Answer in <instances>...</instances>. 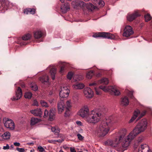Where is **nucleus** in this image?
<instances>
[{"instance_id":"42","label":"nucleus","mask_w":152,"mask_h":152,"mask_svg":"<svg viewBox=\"0 0 152 152\" xmlns=\"http://www.w3.org/2000/svg\"><path fill=\"white\" fill-rule=\"evenodd\" d=\"M72 73L71 72H70L68 73V74L67 76V78L69 80H70L72 79Z\"/></svg>"},{"instance_id":"14","label":"nucleus","mask_w":152,"mask_h":152,"mask_svg":"<svg viewBox=\"0 0 152 152\" xmlns=\"http://www.w3.org/2000/svg\"><path fill=\"white\" fill-rule=\"evenodd\" d=\"M83 92L85 96L87 98H91L93 96V91L89 88H85Z\"/></svg>"},{"instance_id":"12","label":"nucleus","mask_w":152,"mask_h":152,"mask_svg":"<svg viewBox=\"0 0 152 152\" xmlns=\"http://www.w3.org/2000/svg\"><path fill=\"white\" fill-rule=\"evenodd\" d=\"M4 126L7 128L13 130L15 128V124L11 119H8L4 123Z\"/></svg>"},{"instance_id":"20","label":"nucleus","mask_w":152,"mask_h":152,"mask_svg":"<svg viewBox=\"0 0 152 152\" xmlns=\"http://www.w3.org/2000/svg\"><path fill=\"white\" fill-rule=\"evenodd\" d=\"M129 104L128 98L126 96H124L121 98V104L122 106H126Z\"/></svg>"},{"instance_id":"7","label":"nucleus","mask_w":152,"mask_h":152,"mask_svg":"<svg viewBox=\"0 0 152 152\" xmlns=\"http://www.w3.org/2000/svg\"><path fill=\"white\" fill-rule=\"evenodd\" d=\"M72 5L73 7L77 9H82L83 10L85 8L86 3L81 0H77L75 1H73Z\"/></svg>"},{"instance_id":"41","label":"nucleus","mask_w":152,"mask_h":152,"mask_svg":"<svg viewBox=\"0 0 152 152\" xmlns=\"http://www.w3.org/2000/svg\"><path fill=\"white\" fill-rule=\"evenodd\" d=\"M52 131L54 132L55 133L57 134L59 132V130L58 129H56L55 127H53L51 128Z\"/></svg>"},{"instance_id":"39","label":"nucleus","mask_w":152,"mask_h":152,"mask_svg":"<svg viewBox=\"0 0 152 152\" xmlns=\"http://www.w3.org/2000/svg\"><path fill=\"white\" fill-rule=\"evenodd\" d=\"M66 106H65V109H66L67 108L68 109L71 106L70 102L69 101H67L66 102Z\"/></svg>"},{"instance_id":"53","label":"nucleus","mask_w":152,"mask_h":152,"mask_svg":"<svg viewBox=\"0 0 152 152\" xmlns=\"http://www.w3.org/2000/svg\"><path fill=\"white\" fill-rule=\"evenodd\" d=\"M10 148V146L8 144L6 145V146H4L3 149L4 150L9 149Z\"/></svg>"},{"instance_id":"30","label":"nucleus","mask_w":152,"mask_h":152,"mask_svg":"<svg viewBox=\"0 0 152 152\" xmlns=\"http://www.w3.org/2000/svg\"><path fill=\"white\" fill-rule=\"evenodd\" d=\"M10 133L8 132H5L3 134L1 135V137L4 139H9L10 137Z\"/></svg>"},{"instance_id":"27","label":"nucleus","mask_w":152,"mask_h":152,"mask_svg":"<svg viewBox=\"0 0 152 152\" xmlns=\"http://www.w3.org/2000/svg\"><path fill=\"white\" fill-rule=\"evenodd\" d=\"M40 120L37 118H32L31 120V125H34L40 122Z\"/></svg>"},{"instance_id":"51","label":"nucleus","mask_w":152,"mask_h":152,"mask_svg":"<svg viewBox=\"0 0 152 152\" xmlns=\"http://www.w3.org/2000/svg\"><path fill=\"white\" fill-rule=\"evenodd\" d=\"M146 113V111H143L142 112L140 116H139V118H142V117H143V116H144L145 115Z\"/></svg>"},{"instance_id":"6","label":"nucleus","mask_w":152,"mask_h":152,"mask_svg":"<svg viewBox=\"0 0 152 152\" xmlns=\"http://www.w3.org/2000/svg\"><path fill=\"white\" fill-rule=\"evenodd\" d=\"M135 137L132 133L131 132L127 137L123 140L121 143L122 147L124 148L128 147L131 141Z\"/></svg>"},{"instance_id":"21","label":"nucleus","mask_w":152,"mask_h":152,"mask_svg":"<svg viewBox=\"0 0 152 152\" xmlns=\"http://www.w3.org/2000/svg\"><path fill=\"white\" fill-rule=\"evenodd\" d=\"M94 3L96 5H98L101 7H103L105 3L102 0H93Z\"/></svg>"},{"instance_id":"34","label":"nucleus","mask_w":152,"mask_h":152,"mask_svg":"<svg viewBox=\"0 0 152 152\" xmlns=\"http://www.w3.org/2000/svg\"><path fill=\"white\" fill-rule=\"evenodd\" d=\"M32 94L30 92H27L25 94L24 97L28 99H31L32 96Z\"/></svg>"},{"instance_id":"36","label":"nucleus","mask_w":152,"mask_h":152,"mask_svg":"<svg viewBox=\"0 0 152 152\" xmlns=\"http://www.w3.org/2000/svg\"><path fill=\"white\" fill-rule=\"evenodd\" d=\"M64 140L62 139H59L58 140H48V142L50 143H55L56 142H61L62 141H63Z\"/></svg>"},{"instance_id":"28","label":"nucleus","mask_w":152,"mask_h":152,"mask_svg":"<svg viewBox=\"0 0 152 152\" xmlns=\"http://www.w3.org/2000/svg\"><path fill=\"white\" fill-rule=\"evenodd\" d=\"M56 70L55 68L51 69L50 71L51 77L52 79L54 80L55 79V75L56 73Z\"/></svg>"},{"instance_id":"50","label":"nucleus","mask_w":152,"mask_h":152,"mask_svg":"<svg viewBox=\"0 0 152 152\" xmlns=\"http://www.w3.org/2000/svg\"><path fill=\"white\" fill-rule=\"evenodd\" d=\"M16 150L19 152H24L25 151V149L23 148H16Z\"/></svg>"},{"instance_id":"9","label":"nucleus","mask_w":152,"mask_h":152,"mask_svg":"<svg viewBox=\"0 0 152 152\" xmlns=\"http://www.w3.org/2000/svg\"><path fill=\"white\" fill-rule=\"evenodd\" d=\"M69 90L66 86L61 87L59 92V96L61 98L67 97L69 94Z\"/></svg>"},{"instance_id":"8","label":"nucleus","mask_w":152,"mask_h":152,"mask_svg":"<svg viewBox=\"0 0 152 152\" xmlns=\"http://www.w3.org/2000/svg\"><path fill=\"white\" fill-rule=\"evenodd\" d=\"M44 113V117L46 118L48 116H49V119L50 121L53 120L55 118V110L53 108H52L50 110L49 114L48 111L46 109L45 110Z\"/></svg>"},{"instance_id":"64","label":"nucleus","mask_w":152,"mask_h":152,"mask_svg":"<svg viewBox=\"0 0 152 152\" xmlns=\"http://www.w3.org/2000/svg\"><path fill=\"white\" fill-rule=\"evenodd\" d=\"M14 146L13 145H11L10 146L11 149H13Z\"/></svg>"},{"instance_id":"40","label":"nucleus","mask_w":152,"mask_h":152,"mask_svg":"<svg viewBox=\"0 0 152 152\" xmlns=\"http://www.w3.org/2000/svg\"><path fill=\"white\" fill-rule=\"evenodd\" d=\"M30 13L31 14H34L35 13L36 9L34 8H29Z\"/></svg>"},{"instance_id":"3","label":"nucleus","mask_w":152,"mask_h":152,"mask_svg":"<svg viewBox=\"0 0 152 152\" xmlns=\"http://www.w3.org/2000/svg\"><path fill=\"white\" fill-rule=\"evenodd\" d=\"M126 133V129H122L119 132V136L117 137L114 140H108L105 142V144L106 145H110L113 147L117 146L124 138Z\"/></svg>"},{"instance_id":"54","label":"nucleus","mask_w":152,"mask_h":152,"mask_svg":"<svg viewBox=\"0 0 152 152\" xmlns=\"http://www.w3.org/2000/svg\"><path fill=\"white\" fill-rule=\"evenodd\" d=\"M143 140V138L142 137H139L138 139V142H140L142 141Z\"/></svg>"},{"instance_id":"38","label":"nucleus","mask_w":152,"mask_h":152,"mask_svg":"<svg viewBox=\"0 0 152 152\" xmlns=\"http://www.w3.org/2000/svg\"><path fill=\"white\" fill-rule=\"evenodd\" d=\"M144 17L146 22H148L150 20L151 18V17L150 15L148 14H147L145 15Z\"/></svg>"},{"instance_id":"26","label":"nucleus","mask_w":152,"mask_h":152,"mask_svg":"<svg viewBox=\"0 0 152 152\" xmlns=\"http://www.w3.org/2000/svg\"><path fill=\"white\" fill-rule=\"evenodd\" d=\"M39 80L42 83L47 82L49 80L48 76L45 75L43 76L42 77H40L39 78Z\"/></svg>"},{"instance_id":"31","label":"nucleus","mask_w":152,"mask_h":152,"mask_svg":"<svg viewBox=\"0 0 152 152\" xmlns=\"http://www.w3.org/2000/svg\"><path fill=\"white\" fill-rule=\"evenodd\" d=\"M73 78L75 81H77L82 80L83 77L81 75H75L74 76Z\"/></svg>"},{"instance_id":"44","label":"nucleus","mask_w":152,"mask_h":152,"mask_svg":"<svg viewBox=\"0 0 152 152\" xmlns=\"http://www.w3.org/2000/svg\"><path fill=\"white\" fill-rule=\"evenodd\" d=\"M31 87L32 89L34 91H36L38 89L37 86L36 85L32 86Z\"/></svg>"},{"instance_id":"18","label":"nucleus","mask_w":152,"mask_h":152,"mask_svg":"<svg viewBox=\"0 0 152 152\" xmlns=\"http://www.w3.org/2000/svg\"><path fill=\"white\" fill-rule=\"evenodd\" d=\"M30 112L34 115L39 116H41L42 113L40 108H37L36 109L31 110L30 111Z\"/></svg>"},{"instance_id":"35","label":"nucleus","mask_w":152,"mask_h":152,"mask_svg":"<svg viewBox=\"0 0 152 152\" xmlns=\"http://www.w3.org/2000/svg\"><path fill=\"white\" fill-rule=\"evenodd\" d=\"M94 75L93 71H91L89 72H88L86 74V77L88 79H91L92 77V76Z\"/></svg>"},{"instance_id":"45","label":"nucleus","mask_w":152,"mask_h":152,"mask_svg":"<svg viewBox=\"0 0 152 152\" xmlns=\"http://www.w3.org/2000/svg\"><path fill=\"white\" fill-rule=\"evenodd\" d=\"M66 110V111L64 113V116L65 117H67L69 115V110L67 108Z\"/></svg>"},{"instance_id":"56","label":"nucleus","mask_w":152,"mask_h":152,"mask_svg":"<svg viewBox=\"0 0 152 152\" xmlns=\"http://www.w3.org/2000/svg\"><path fill=\"white\" fill-rule=\"evenodd\" d=\"M98 84V83H96V82H94L93 83H90L89 84V86H95L96 85Z\"/></svg>"},{"instance_id":"4","label":"nucleus","mask_w":152,"mask_h":152,"mask_svg":"<svg viewBox=\"0 0 152 152\" xmlns=\"http://www.w3.org/2000/svg\"><path fill=\"white\" fill-rule=\"evenodd\" d=\"M102 115L100 112H95L92 110L91 114L86 118V120L88 123L95 124L99 121Z\"/></svg>"},{"instance_id":"19","label":"nucleus","mask_w":152,"mask_h":152,"mask_svg":"<svg viewBox=\"0 0 152 152\" xmlns=\"http://www.w3.org/2000/svg\"><path fill=\"white\" fill-rule=\"evenodd\" d=\"M42 35L43 33L40 30H37L34 33V36L35 39H39L42 37Z\"/></svg>"},{"instance_id":"46","label":"nucleus","mask_w":152,"mask_h":152,"mask_svg":"<svg viewBox=\"0 0 152 152\" xmlns=\"http://www.w3.org/2000/svg\"><path fill=\"white\" fill-rule=\"evenodd\" d=\"M77 136L78 139L80 140H82L84 138V137L82 136L79 133L77 135Z\"/></svg>"},{"instance_id":"47","label":"nucleus","mask_w":152,"mask_h":152,"mask_svg":"<svg viewBox=\"0 0 152 152\" xmlns=\"http://www.w3.org/2000/svg\"><path fill=\"white\" fill-rule=\"evenodd\" d=\"M29 8H27L24 9L23 12L25 14H28L30 13Z\"/></svg>"},{"instance_id":"62","label":"nucleus","mask_w":152,"mask_h":152,"mask_svg":"<svg viewBox=\"0 0 152 152\" xmlns=\"http://www.w3.org/2000/svg\"><path fill=\"white\" fill-rule=\"evenodd\" d=\"M27 144L28 145H33L34 144L33 142H29L27 143Z\"/></svg>"},{"instance_id":"29","label":"nucleus","mask_w":152,"mask_h":152,"mask_svg":"<svg viewBox=\"0 0 152 152\" xmlns=\"http://www.w3.org/2000/svg\"><path fill=\"white\" fill-rule=\"evenodd\" d=\"M111 88V91L113 92L115 95L118 96L120 94V92L118 90L116 89L115 86H112Z\"/></svg>"},{"instance_id":"10","label":"nucleus","mask_w":152,"mask_h":152,"mask_svg":"<svg viewBox=\"0 0 152 152\" xmlns=\"http://www.w3.org/2000/svg\"><path fill=\"white\" fill-rule=\"evenodd\" d=\"M134 33L132 28L130 26H126L124 29L123 35V36L128 37Z\"/></svg>"},{"instance_id":"52","label":"nucleus","mask_w":152,"mask_h":152,"mask_svg":"<svg viewBox=\"0 0 152 152\" xmlns=\"http://www.w3.org/2000/svg\"><path fill=\"white\" fill-rule=\"evenodd\" d=\"M129 96L132 99H133L134 97L133 95V93L132 91H130L129 93Z\"/></svg>"},{"instance_id":"24","label":"nucleus","mask_w":152,"mask_h":152,"mask_svg":"<svg viewBox=\"0 0 152 152\" xmlns=\"http://www.w3.org/2000/svg\"><path fill=\"white\" fill-rule=\"evenodd\" d=\"M140 113V111L138 110L135 111L134 113L133 116L129 121V123H131L133 122V121L138 116V114H139Z\"/></svg>"},{"instance_id":"17","label":"nucleus","mask_w":152,"mask_h":152,"mask_svg":"<svg viewBox=\"0 0 152 152\" xmlns=\"http://www.w3.org/2000/svg\"><path fill=\"white\" fill-rule=\"evenodd\" d=\"M61 9L63 13H65L70 9L69 4L68 3H65L61 6Z\"/></svg>"},{"instance_id":"55","label":"nucleus","mask_w":152,"mask_h":152,"mask_svg":"<svg viewBox=\"0 0 152 152\" xmlns=\"http://www.w3.org/2000/svg\"><path fill=\"white\" fill-rule=\"evenodd\" d=\"M33 105L36 106H38V103L37 101L36 100H34V101Z\"/></svg>"},{"instance_id":"25","label":"nucleus","mask_w":152,"mask_h":152,"mask_svg":"<svg viewBox=\"0 0 152 152\" xmlns=\"http://www.w3.org/2000/svg\"><path fill=\"white\" fill-rule=\"evenodd\" d=\"M73 87L76 89H81L84 88V85L83 83H79L78 84L73 85Z\"/></svg>"},{"instance_id":"61","label":"nucleus","mask_w":152,"mask_h":152,"mask_svg":"<svg viewBox=\"0 0 152 152\" xmlns=\"http://www.w3.org/2000/svg\"><path fill=\"white\" fill-rule=\"evenodd\" d=\"M102 76V74L101 73H99L96 74V77H99Z\"/></svg>"},{"instance_id":"2","label":"nucleus","mask_w":152,"mask_h":152,"mask_svg":"<svg viewBox=\"0 0 152 152\" xmlns=\"http://www.w3.org/2000/svg\"><path fill=\"white\" fill-rule=\"evenodd\" d=\"M148 122L145 118L141 120L134 128L132 132V134L136 137V136L145 131L147 127Z\"/></svg>"},{"instance_id":"16","label":"nucleus","mask_w":152,"mask_h":152,"mask_svg":"<svg viewBox=\"0 0 152 152\" xmlns=\"http://www.w3.org/2000/svg\"><path fill=\"white\" fill-rule=\"evenodd\" d=\"M64 104V101L62 100H61L58 102L57 107L59 113H61L63 110H65V105Z\"/></svg>"},{"instance_id":"60","label":"nucleus","mask_w":152,"mask_h":152,"mask_svg":"<svg viewBox=\"0 0 152 152\" xmlns=\"http://www.w3.org/2000/svg\"><path fill=\"white\" fill-rule=\"evenodd\" d=\"M70 150L71 152H76L74 148H70Z\"/></svg>"},{"instance_id":"13","label":"nucleus","mask_w":152,"mask_h":152,"mask_svg":"<svg viewBox=\"0 0 152 152\" xmlns=\"http://www.w3.org/2000/svg\"><path fill=\"white\" fill-rule=\"evenodd\" d=\"M140 16V14L139 12L138 11H136L132 14L128 15L127 18L128 20L132 21Z\"/></svg>"},{"instance_id":"23","label":"nucleus","mask_w":152,"mask_h":152,"mask_svg":"<svg viewBox=\"0 0 152 152\" xmlns=\"http://www.w3.org/2000/svg\"><path fill=\"white\" fill-rule=\"evenodd\" d=\"M109 83V80L106 78H103L98 81V84H103L105 85H107Z\"/></svg>"},{"instance_id":"11","label":"nucleus","mask_w":152,"mask_h":152,"mask_svg":"<svg viewBox=\"0 0 152 152\" xmlns=\"http://www.w3.org/2000/svg\"><path fill=\"white\" fill-rule=\"evenodd\" d=\"M89 113V109L87 106H84L79 111L78 114L83 118L86 117Z\"/></svg>"},{"instance_id":"58","label":"nucleus","mask_w":152,"mask_h":152,"mask_svg":"<svg viewBox=\"0 0 152 152\" xmlns=\"http://www.w3.org/2000/svg\"><path fill=\"white\" fill-rule=\"evenodd\" d=\"M14 145L15 146H19L20 144L19 142H15L14 143Z\"/></svg>"},{"instance_id":"59","label":"nucleus","mask_w":152,"mask_h":152,"mask_svg":"<svg viewBox=\"0 0 152 152\" xmlns=\"http://www.w3.org/2000/svg\"><path fill=\"white\" fill-rule=\"evenodd\" d=\"M76 123L79 126H81V122L80 121H77L76 122Z\"/></svg>"},{"instance_id":"33","label":"nucleus","mask_w":152,"mask_h":152,"mask_svg":"<svg viewBox=\"0 0 152 152\" xmlns=\"http://www.w3.org/2000/svg\"><path fill=\"white\" fill-rule=\"evenodd\" d=\"M31 37V34H27L22 37V39L23 40H27L30 39Z\"/></svg>"},{"instance_id":"32","label":"nucleus","mask_w":152,"mask_h":152,"mask_svg":"<svg viewBox=\"0 0 152 152\" xmlns=\"http://www.w3.org/2000/svg\"><path fill=\"white\" fill-rule=\"evenodd\" d=\"M140 150L142 151V150H144L148 151V152L150 151L148 150V146L147 144H146L144 145H141V147L139 148L138 150Z\"/></svg>"},{"instance_id":"43","label":"nucleus","mask_w":152,"mask_h":152,"mask_svg":"<svg viewBox=\"0 0 152 152\" xmlns=\"http://www.w3.org/2000/svg\"><path fill=\"white\" fill-rule=\"evenodd\" d=\"M99 88L102 90L104 91H107V89L106 88V87L105 86H100L99 87Z\"/></svg>"},{"instance_id":"48","label":"nucleus","mask_w":152,"mask_h":152,"mask_svg":"<svg viewBox=\"0 0 152 152\" xmlns=\"http://www.w3.org/2000/svg\"><path fill=\"white\" fill-rule=\"evenodd\" d=\"M96 94L97 95H100L101 94V91L99 88H95Z\"/></svg>"},{"instance_id":"22","label":"nucleus","mask_w":152,"mask_h":152,"mask_svg":"<svg viewBox=\"0 0 152 152\" xmlns=\"http://www.w3.org/2000/svg\"><path fill=\"white\" fill-rule=\"evenodd\" d=\"M96 7V6H94L92 4L90 3L86 4L85 6V8H86L88 10L91 11L94 10Z\"/></svg>"},{"instance_id":"37","label":"nucleus","mask_w":152,"mask_h":152,"mask_svg":"<svg viewBox=\"0 0 152 152\" xmlns=\"http://www.w3.org/2000/svg\"><path fill=\"white\" fill-rule=\"evenodd\" d=\"M40 104L42 106L47 107H48V103L44 100H42L40 101Z\"/></svg>"},{"instance_id":"57","label":"nucleus","mask_w":152,"mask_h":152,"mask_svg":"<svg viewBox=\"0 0 152 152\" xmlns=\"http://www.w3.org/2000/svg\"><path fill=\"white\" fill-rule=\"evenodd\" d=\"M64 68L65 66H62L61 68L60 72H62L64 69Z\"/></svg>"},{"instance_id":"1","label":"nucleus","mask_w":152,"mask_h":152,"mask_svg":"<svg viewBox=\"0 0 152 152\" xmlns=\"http://www.w3.org/2000/svg\"><path fill=\"white\" fill-rule=\"evenodd\" d=\"M114 122L112 117L102 121L99 125L97 127L96 133L99 137L104 136L109 130L110 126Z\"/></svg>"},{"instance_id":"49","label":"nucleus","mask_w":152,"mask_h":152,"mask_svg":"<svg viewBox=\"0 0 152 152\" xmlns=\"http://www.w3.org/2000/svg\"><path fill=\"white\" fill-rule=\"evenodd\" d=\"M38 149L40 152H43L45 151L44 149L41 146H39L38 147Z\"/></svg>"},{"instance_id":"15","label":"nucleus","mask_w":152,"mask_h":152,"mask_svg":"<svg viewBox=\"0 0 152 152\" xmlns=\"http://www.w3.org/2000/svg\"><path fill=\"white\" fill-rule=\"evenodd\" d=\"M22 95V91L21 89L19 87H18L15 91V96L13 98L14 100H18L20 99Z\"/></svg>"},{"instance_id":"5","label":"nucleus","mask_w":152,"mask_h":152,"mask_svg":"<svg viewBox=\"0 0 152 152\" xmlns=\"http://www.w3.org/2000/svg\"><path fill=\"white\" fill-rule=\"evenodd\" d=\"M92 37L95 38L102 37L104 38L114 39L115 36L113 34L107 32H99L94 34Z\"/></svg>"},{"instance_id":"63","label":"nucleus","mask_w":152,"mask_h":152,"mask_svg":"<svg viewBox=\"0 0 152 152\" xmlns=\"http://www.w3.org/2000/svg\"><path fill=\"white\" fill-rule=\"evenodd\" d=\"M6 1V0H0V2L3 3Z\"/></svg>"}]
</instances>
